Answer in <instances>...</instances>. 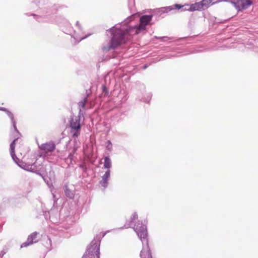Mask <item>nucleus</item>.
I'll list each match as a JSON object with an SVG mask.
<instances>
[{
  "instance_id": "nucleus-8",
  "label": "nucleus",
  "mask_w": 258,
  "mask_h": 258,
  "mask_svg": "<svg viewBox=\"0 0 258 258\" xmlns=\"http://www.w3.org/2000/svg\"><path fill=\"white\" fill-rule=\"evenodd\" d=\"M33 3H35L40 9L42 10V13L45 15H50L52 13L50 12V8L47 6L48 4V0H33Z\"/></svg>"
},
{
  "instance_id": "nucleus-19",
  "label": "nucleus",
  "mask_w": 258,
  "mask_h": 258,
  "mask_svg": "<svg viewBox=\"0 0 258 258\" xmlns=\"http://www.w3.org/2000/svg\"><path fill=\"white\" fill-rule=\"evenodd\" d=\"M152 94L150 93H148L146 94V97H142V98H139V99L140 101H142L143 102H145L147 103H149L150 102V100L151 99Z\"/></svg>"
},
{
  "instance_id": "nucleus-13",
  "label": "nucleus",
  "mask_w": 258,
  "mask_h": 258,
  "mask_svg": "<svg viewBox=\"0 0 258 258\" xmlns=\"http://www.w3.org/2000/svg\"><path fill=\"white\" fill-rule=\"evenodd\" d=\"M37 234L38 233L37 232H33V233L30 234L28 236L27 241L22 243L21 247H27V246L32 244L33 243L36 242L37 241V240L36 239Z\"/></svg>"
},
{
  "instance_id": "nucleus-11",
  "label": "nucleus",
  "mask_w": 258,
  "mask_h": 258,
  "mask_svg": "<svg viewBox=\"0 0 258 258\" xmlns=\"http://www.w3.org/2000/svg\"><path fill=\"white\" fill-rule=\"evenodd\" d=\"M50 221L54 224L57 223L59 221V213L57 209H51L49 212Z\"/></svg>"
},
{
  "instance_id": "nucleus-7",
  "label": "nucleus",
  "mask_w": 258,
  "mask_h": 258,
  "mask_svg": "<svg viewBox=\"0 0 258 258\" xmlns=\"http://www.w3.org/2000/svg\"><path fill=\"white\" fill-rule=\"evenodd\" d=\"M253 0H234L231 3L238 11H242L248 9L252 4Z\"/></svg>"
},
{
  "instance_id": "nucleus-1",
  "label": "nucleus",
  "mask_w": 258,
  "mask_h": 258,
  "mask_svg": "<svg viewBox=\"0 0 258 258\" xmlns=\"http://www.w3.org/2000/svg\"><path fill=\"white\" fill-rule=\"evenodd\" d=\"M136 16V14H133L122 22L121 25L118 24L107 30L111 33V38L110 40L102 47V49L104 52L115 49L122 44L130 40L132 36L145 30L146 26L150 24L153 17L152 15H144L140 18L139 25L128 26L125 27L123 26L133 21Z\"/></svg>"
},
{
  "instance_id": "nucleus-28",
  "label": "nucleus",
  "mask_w": 258,
  "mask_h": 258,
  "mask_svg": "<svg viewBox=\"0 0 258 258\" xmlns=\"http://www.w3.org/2000/svg\"><path fill=\"white\" fill-rule=\"evenodd\" d=\"M76 26L78 27L79 29H81V26L80 25L79 22L77 21L76 24Z\"/></svg>"
},
{
  "instance_id": "nucleus-26",
  "label": "nucleus",
  "mask_w": 258,
  "mask_h": 258,
  "mask_svg": "<svg viewBox=\"0 0 258 258\" xmlns=\"http://www.w3.org/2000/svg\"><path fill=\"white\" fill-rule=\"evenodd\" d=\"M90 35V34L88 35H86L85 36H83V37H76L75 36H74V38L77 40L78 42H80V41H81L82 40H83L84 39L87 38L88 36H89Z\"/></svg>"
},
{
  "instance_id": "nucleus-33",
  "label": "nucleus",
  "mask_w": 258,
  "mask_h": 258,
  "mask_svg": "<svg viewBox=\"0 0 258 258\" xmlns=\"http://www.w3.org/2000/svg\"><path fill=\"white\" fill-rule=\"evenodd\" d=\"M216 3H217V2H213V3H212V4H214Z\"/></svg>"
},
{
  "instance_id": "nucleus-32",
  "label": "nucleus",
  "mask_w": 258,
  "mask_h": 258,
  "mask_svg": "<svg viewBox=\"0 0 258 258\" xmlns=\"http://www.w3.org/2000/svg\"><path fill=\"white\" fill-rule=\"evenodd\" d=\"M66 21V23H67V25H70V23H69V22H68L67 21Z\"/></svg>"
},
{
  "instance_id": "nucleus-21",
  "label": "nucleus",
  "mask_w": 258,
  "mask_h": 258,
  "mask_svg": "<svg viewBox=\"0 0 258 258\" xmlns=\"http://www.w3.org/2000/svg\"><path fill=\"white\" fill-rule=\"evenodd\" d=\"M106 149L109 151L111 152L112 151V144L110 140H108L105 144Z\"/></svg>"
},
{
  "instance_id": "nucleus-16",
  "label": "nucleus",
  "mask_w": 258,
  "mask_h": 258,
  "mask_svg": "<svg viewBox=\"0 0 258 258\" xmlns=\"http://www.w3.org/2000/svg\"><path fill=\"white\" fill-rule=\"evenodd\" d=\"M104 159V168L107 170H110L109 169L112 166V162L110 158L108 156H105Z\"/></svg>"
},
{
  "instance_id": "nucleus-24",
  "label": "nucleus",
  "mask_w": 258,
  "mask_h": 258,
  "mask_svg": "<svg viewBox=\"0 0 258 258\" xmlns=\"http://www.w3.org/2000/svg\"><path fill=\"white\" fill-rule=\"evenodd\" d=\"M102 92L105 95H108L109 92H108L106 87L105 86V85H103L102 86Z\"/></svg>"
},
{
  "instance_id": "nucleus-6",
  "label": "nucleus",
  "mask_w": 258,
  "mask_h": 258,
  "mask_svg": "<svg viewBox=\"0 0 258 258\" xmlns=\"http://www.w3.org/2000/svg\"><path fill=\"white\" fill-rule=\"evenodd\" d=\"M81 116H82L79 114L77 116H73L69 121L70 133L75 140H76V138H78L80 136L81 133Z\"/></svg>"
},
{
  "instance_id": "nucleus-20",
  "label": "nucleus",
  "mask_w": 258,
  "mask_h": 258,
  "mask_svg": "<svg viewBox=\"0 0 258 258\" xmlns=\"http://www.w3.org/2000/svg\"><path fill=\"white\" fill-rule=\"evenodd\" d=\"M213 0H202L201 1V3L202 5L203 9L207 8L209 4H211Z\"/></svg>"
},
{
  "instance_id": "nucleus-12",
  "label": "nucleus",
  "mask_w": 258,
  "mask_h": 258,
  "mask_svg": "<svg viewBox=\"0 0 258 258\" xmlns=\"http://www.w3.org/2000/svg\"><path fill=\"white\" fill-rule=\"evenodd\" d=\"M88 96L89 94H87L86 96L82 100L79 101L78 103L79 109L78 114L81 115L82 116H83V113L86 110V104L88 102Z\"/></svg>"
},
{
  "instance_id": "nucleus-23",
  "label": "nucleus",
  "mask_w": 258,
  "mask_h": 258,
  "mask_svg": "<svg viewBox=\"0 0 258 258\" xmlns=\"http://www.w3.org/2000/svg\"><path fill=\"white\" fill-rule=\"evenodd\" d=\"M128 6L129 9L132 11L135 6V0H128Z\"/></svg>"
},
{
  "instance_id": "nucleus-9",
  "label": "nucleus",
  "mask_w": 258,
  "mask_h": 258,
  "mask_svg": "<svg viewBox=\"0 0 258 258\" xmlns=\"http://www.w3.org/2000/svg\"><path fill=\"white\" fill-rule=\"evenodd\" d=\"M40 150L46 153L52 152L55 149V145L54 142L51 141L41 144L39 146Z\"/></svg>"
},
{
  "instance_id": "nucleus-34",
  "label": "nucleus",
  "mask_w": 258,
  "mask_h": 258,
  "mask_svg": "<svg viewBox=\"0 0 258 258\" xmlns=\"http://www.w3.org/2000/svg\"><path fill=\"white\" fill-rule=\"evenodd\" d=\"M104 235H105V234H104L102 235V237H104Z\"/></svg>"
},
{
  "instance_id": "nucleus-22",
  "label": "nucleus",
  "mask_w": 258,
  "mask_h": 258,
  "mask_svg": "<svg viewBox=\"0 0 258 258\" xmlns=\"http://www.w3.org/2000/svg\"><path fill=\"white\" fill-rule=\"evenodd\" d=\"M25 15L27 16H33L34 17V18L36 20L38 21V22L40 21L39 19L42 17L40 15H36V14H33V13H25Z\"/></svg>"
},
{
  "instance_id": "nucleus-3",
  "label": "nucleus",
  "mask_w": 258,
  "mask_h": 258,
  "mask_svg": "<svg viewBox=\"0 0 258 258\" xmlns=\"http://www.w3.org/2000/svg\"><path fill=\"white\" fill-rule=\"evenodd\" d=\"M102 237L96 235L88 245L82 258H100V246Z\"/></svg>"
},
{
  "instance_id": "nucleus-5",
  "label": "nucleus",
  "mask_w": 258,
  "mask_h": 258,
  "mask_svg": "<svg viewBox=\"0 0 258 258\" xmlns=\"http://www.w3.org/2000/svg\"><path fill=\"white\" fill-rule=\"evenodd\" d=\"M19 137L16 138L10 144V152L13 161L21 168L30 172H36L39 170V168H36L34 165H31L20 160L16 156L15 154V146L16 142L18 141Z\"/></svg>"
},
{
  "instance_id": "nucleus-25",
  "label": "nucleus",
  "mask_w": 258,
  "mask_h": 258,
  "mask_svg": "<svg viewBox=\"0 0 258 258\" xmlns=\"http://www.w3.org/2000/svg\"><path fill=\"white\" fill-rule=\"evenodd\" d=\"M77 151V148L74 147L73 149V151L71 153H70L69 155L68 158L70 159H72L73 154L76 152Z\"/></svg>"
},
{
  "instance_id": "nucleus-10",
  "label": "nucleus",
  "mask_w": 258,
  "mask_h": 258,
  "mask_svg": "<svg viewBox=\"0 0 258 258\" xmlns=\"http://www.w3.org/2000/svg\"><path fill=\"white\" fill-rule=\"evenodd\" d=\"M0 110L4 111L7 113V115L10 117L11 119L12 125L15 131L18 133V134L20 135V132H19L17 128L16 121L14 119V116L13 113L5 107H0Z\"/></svg>"
},
{
  "instance_id": "nucleus-4",
  "label": "nucleus",
  "mask_w": 258,
  "mask_h": 258,
  "mask_svg": "<svg viewBox=\"0 0 258 258\" xmlns=\"http://www.w3.org/2000/svg\"><path fill=\"white\" fill-rule=\"evenodd\" d=\"M203 9L201 2L195 3L191 5L185 4L183 5L180 4H174L172 6L163 7L161 8V11L163 13H168L169 12L174 11L175 10H180L181 12L186 11L193 12L195 11H201Z\"/></svg>"
},
{
  "instance_id": "nucleus-29",
  "label": "nucleus",
  "mask_w": 258,
  "mask_h": 258,
  "mask_svg": "<svg viewBox=\"0 0 258 258\" xmlns=\"http://www.w3.org/2000/svg\"><path fill=\"white\" fill-rule=\"evenodd\" d=\"M5 253L3 251H1L0 253V257H2L4 255Z\"/></svg>"
},
{
  "instance_id": "nucleus-31",
  "label": "nucleus",
  "mask_w": 258,
  "mask_h": 258,
  "mask_svg": "<svg viewBox=\"0 0 258 258\" xmlns=\"http://www.w3.org/2000/svg\"><path fill=\"white\" fill-rule=\"evenodd\" d=\"M170 56H171V55H167V58H169L170 57Z\"/></svg>"
},
{
  "instance_id": "nucleus-18",
  "label": "nucleus",
  "mask_w": 258,
  "mask_h": 258,
  "mask_svg": "<svg viewBox=\"0 0 258 258\" xmlns=\"http://www.w3.org/2000/svg\"><path fill=\"white\" fill-rule=\"evenodd\" d=\"M138 219V214L136 212H135L133 215V217L131 218V221L128 224L126 223L124 225V227L125 228L131 227L133 225V223H135L136 220Z\"/></svg>"
},
{
  "instance_id": "nucleus-15",
  "label": "nucleus",
  "mask_w": 258,
  "mask_h": 258,
  "mask_svg": "<svg viewBox=\"0 0 258 258\" xmlns=\"http://www.w3.org/2000/svg\"><path fill=\"white\" fill-rule=\"evenodd\" d=\"M31 165H34L36 168H39V170L37 171L36 172H33L34 173H36L38 175H41L40 172L43 171L44 170V168L42 165V161H39L38 159H37L36 161L33 163V164H31Z\"/></svg>"
},
{
  "instance_id": "nucleus-30",
  "label": "nucleus",
  "mask_w": 258,
  "mask_h": 258,
  "mask_svg": "<svg viewBox=\"0 0 258 258\" xmlns=\"http://www.w3.org/2000/svg\"><path fill=\"white\" fill-rule=\"evenodd\" d=\"M148 65L147 64H145L144 66H143V69L144 70L146 69L147 68H148Z\"/></svg>"
},
{
  "instance_id": "nucleus-27",
  "label": "nucleus",
  "mask_w": 258,
  "mask_h": 258,
  "mask_svg": "<svg viewBox=\"0 0 258 258\" xmlns=\"http://www.w3.org/2000/svg\"><path fill=\"white\" fill-rule=\"evenodd\" d=\"M157 39H162L163 41H166L167 39H171L172 38H170V37H166V36H164V37H158L157 36H155V37Z\"/></svg>"
},
{
  "instance_id": "nucleus-14",
  "label": "nucleus",
  "mask_w": 258,
  "mask_h": 258,
  "mask_svg": "<svg viewBox=\"0 0 258 258\" xmlns=\"http://www.w3.org/2000/svg\"><path fill=\"white\" fill-rule=\"evenodd\" d=\"M110 176V170H107L104 174L102 176V180L100 181V183L102 186L104 188L107 187L108 186V181Z\"/></svg>"
},
{
  "instance_id": "nucleus-2",
  "label": "nucleus",
  "mask_w": 258,
  "mask_h": 258,
  "mask_svg": "<svg viewBox=\"0 0 258 258\" xmlns=\"http://www.w3.org/2000/svg\"><path fill=\"white\" fill-rule=\"evenodd\" d=\"M147 221L144 220L136 223L133 227L138 237L142 242L143 248L140 252L141 258H152L151 252L149 246Z\"/></svg>"
},
{
  "instance_id": "nucleus-17",
  "label": "nucleus",
  "mask_w": 258,
  "mask_h": 258,
  "mask_svg": "<svg viewBox=\"0 0 258 258\" xmlns=\"http://www.w3.org/2000/svg\"><path fill=\"white\" fill-rule=\"evenodd\" d=\"M64 192L66 196L70 199H73L75 196V192L73 190L70 189L68 186H64Z\"/></svg>"
}]
</instances>
